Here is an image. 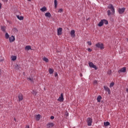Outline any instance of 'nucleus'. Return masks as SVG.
Wrapping results in <instances>:
<instances>
[{
	"label": "nucleus",
	"instance_id": "f257e3e1",
	"mask_svg": "<svg viewBox=\"0 0 128 128\" xmlns=\"http://www.w3.org/2000/svg\"><path fill=\"white\" fill-rule=\"evenodd\" d=\"M104 24H108V20L105 19L102 20L98 24V26H104Z\"/></svg>",
	"mask_w": 128,
	"mask_h": 128
},
{
	"label": "nucleus",
	"instance_id": "f03ea898",
	"mask_svg": "<svg viewBox=\"0 0 128 128\" xmlns=\"http://www.w3.org/2000/svg\"><path fill=\"white\" fill-rule=\"evenodd\" d=\"M96 46L97 48H100V50H104V44L98 42V44H96Z\"/></svg>",
	"mask_w": 128,
	"mask_h": 128
},
{
	"label": "nucleus",
	"instance_id": "7ed1b4c3",
	"mask_svg": "<svg viewBox=\"0 0 128 128\" xmlns=\"http://www.w3.org/2000/svg\"><path fill=\"white\" fill-rule=\"evenodd\" d=\"M88 64L90 68H94L95 70H96L98 68L96 66L94 65L92 62H89Z\"/></svg>",
	"mask_w": 128,
	"mask_h": 128
},
{
	"label": "nucleus",
	"instance_id": "20e7f679",
	"mask_svg": "<svg viewBox=\"0 0 128 128\" xmlns=\"http://www.w3.org/2000/svg\"><path fill=\"white\" fill-rule=\"evenodd\" d=\"M86 122L88 123V126H92V119L88 118H87Z\"/></svg>",
	"mask_w": 128,
	"mask_h": 128
},
{
	"label": "nucleus",
	"instance_id": "39448f33",
	"mask_svg": "<svg viewBox=\"0 0 128 128\" xmlns=\"http://www.w3.org/2000/svg\"><path fill=\"white\" fill-rule=\"evenodd\" d=\"M108 8L114 14V8L112 4H109L108 6Z\"/></svg>",
	"mask_w": 128,
	"mask_h": 128
},
{
	"label": "nucleus",
	"instance_id": "423d86ee",
	"mask_svg": "<svg viewBox=\"0 0 128 128\" xmlns=\"http://www.w3.org/2000/svg\"><path fill=\"white\" fill-rule=\"evenodd\" d=\"M124 10H126V8H119L118 9V13L120 14H124Z\"/></svg>",
	"mask_w": 128,
	"mask_h": 128
},
{
	"label": "nucleus",
	"instance_id": "0eeeda50",
	"mask_svg": "<svg viewBox=\"0 0 128 128\" xmlns=\"http://www.w3.org/2000/svg\"><path fill=\"white\" fill-rule=\"evenodd\" d=\"M58 30V36H60L62 34V28H59L57 29Z\"/></svg>",
	"mask_w": 128,
	"mask_h": 128
},
{
	"label": "nucleus",
	"instance_id": "6e6552de",
	"mask_svg": "<svg viewBox=\"0 0 128 128\" xmlns=\"http://www.w3.org/2000/svg\"><path fill=\"white\" fill-rule=\"evenodd\" d=\"M126 72V67H124L118 70V73L120 74V72Z\"/></svg>",
	"mask_w": 128,
	"mask_h": 128
},
{
	"label": "nucleus",
	"instance_id": "1a4fd4ad",
	"mask_svg": "<svg viewBox=\"0 0 128 128\" xmlns=\"http://www.w3.org/2000/svg\"><path fill=\"white\" fill-rule=\"evenodd\" d=\"M58 100L59 102H64V94H60V96L58 99Z\"/></svg>",
	"mask_w": 128,
	"mask_h": 128
},
{
	"label": "nucleus",
	"instance_id": "9d476101",
	"mask_svg": "<svg viewBox=\"0 0 128 128\" xmlns=\"http://www.w3.org/2000/svg\"><path fill=\"white\" fill-rule=\"evenodd\" d=\"M9 40L10 42H12L16 40V38L14 36H12L10 38H9Z\"/></svg>",
	"mask_w": 128,
	"mask_h": 128
},
{
	"label": "nucleus",
	"instance_id": "9b49d317",
	"mask_svg": "<svg viewBox=\"0 0 128 128\" xmlns=\"http://www.w3.org/2000/svg\"><path fill=\"white\" fill-rule=\"evenodd\" d=\"M104 89L106 92H108V94H110V88L108 86H104Z\"/></svg>",
	"mask_w": 128,
	"mask_h": 128
},
{
	"label": "nucleus",
	"instance_id": "f8f14e48",
	"mask_svg": "<svg viewBox=\"0 0 128 128\" xmlns=\"http://www.w3.org/2000/svg\"><path fill=\"white\" fill-rule=\"evenodd\" d=\"M76 32L74 31V30H72L70 32V36H72V38H74L76 36V34H74Z\"/></svg>",
	"mask_w": 128,
	"mask_h": 128
},
{
	"label": "nucleus",
	"instance_id": "ddd939ff",
	"mask_svg": "<svg viewBox=\"0 0 128 128\" xmlns=\"http://www.w3.org/2000/svg\"><path fill=\"white\" fill-rule=\"evenodd\" d=\"M18 98L19 102H20V100H24V97L22 94H20L18 96Z\"/></svg>",
	"mask_w": 128,
	"mask_h": 128
},
{
	"label": "nucleus",
	"instance_id": "4468645a",
	"mask_svg": "<svg viewBox=\"0 0 128 128\" xmlns=\"http://www.w3.org/2000/svg\"><path fill=\"white\" fill-rule=\"evenodd\" d=\"M54 126V123L52 122H50L47 124V128H52V126Z\"/></svg>",
	"mask_w": 128,
	"mask_h": 128
},
{
	"label": "nucleus",
	"instance_id": "2eb2a0df",
	"mask_svg": "<svg viewBox=\"0 0 128 128\" xmlns=\"http://www.w3.org/2000/svg\"><path fill=\"white\" fill-rule=\"evenodd\" d=\"M46 10H47L46 7V6H44L43 8H42L40 9V10H41V12H46Z\"/></svg>",
	"mask_w": 128,
	"mask_h": 128
},
{
	"label": "nucleus",
	"instance_id": "dca6fc26",
	"mask_svg": "<svg viewBox=\"0 0 128 128\" xmlns=\"http://www.w3.org/2000/svg\"><path fill=\"white\" fill-rule=\"evenodd\" d=\"M45 16L48 18H50L52 16V14L50 12H48L45 14Z\"/></svg>",
	"mask_w": 128,
	"mask_h": 128
},
{
	"label": "nucleus",
	"instance_id": "f3484780",
	"mask_svg": "<svg viewBox=\"0 0 128 128\" xmlns=\"http://www.w3.org/2000/svg\"><path fill=\"white\" fill-rule=\"evenodd\" d=\"M16 18H18V20H24V16H20L18 15H17Z\"/></svg>",
	"mask_w": 128,
	"mask_h": 128
},
{
	"label": "nucleus",
	"instance_id": "a211bd4d",
	"mask_svg": "<svg viewBox=\"0 0 128 128\" xmlns=\"http://www.w3.org/2000/svg\"><path fill=\"white\" fill-rule=\"evenodd\" d=\"M54 8H58V0H54Z\"/></svg>",
	"mask_w": 128,
	"mask_h": 128
},
{
	"label": "nucleus",
	"instance_id": "6ab92c4d",
	"mask_svg": "<svg viewBox=\"0 0 128 128\" xmlns=\"http://www.w3.org/2000/svg\"><path fill=\"white\" fill-rule=\"evenodd\" d=\"M54 69L52 68H49V74H54Z\"/></svg>",
	"mask_w": 128,
	"mask_h": 128
},
{
	"label": "nucleus",
	"instance_id": "aec40b11",
	"mask_svg": "<svg viewBox=\"0 0 128 128\" xmlns=\"http://www.w3.org/2000/svg\"><path fill=\"white\" fill-rule=\"evenodd\" d=\"M27 80H29L30 82H34V78H27Z\"/></svg>",
	"mask_w": 128,
	"mask_h": 128
},
{
	"label": "nucleus",
	"instance_id": "412c9836",
	"mask_svg": "<svg viewBox=\"0 0 128 128\" xmlns=\"http://www.w3.org/2000/svg\"><path fill=\"white\" fill-rule=\"evenodd\" d=\"M102 96L99 95L97 98L98 102H100V100H102Z\"/></svg>",
	"mask_w": 128,
	"mask_h": 128
},
{
	"label": "nucleus",
	"instance_id": "4be33fe9",
	"mask_svg": "<svg viewBox=\"0 0 128 128\" xmlns=\"http://www.w3.org/2000/svg\"><path fill=\"white\" fill-rule=\"evenodd\" d=\"M35 118H36V120H40V114L36 115L35 116Z\"/></svg>",
	"mask_w": 128,
	"mask_h": 128
},
{
	"label": "nucleus",
	"instance_id": "5701e85b",
	"mask_svg": "<svg viewBox=\"0 0 128 128\" xmlns=\"http://www.w3.org/2000/svg\"><path fill=\"white\" fill-rule=\"evenodd\" d=\"M26 50H32V48L30 46H27L25 47Z\"/></svg>",
	"mask_w": 128,
	"mask_h": 128
},
{
	"label": "nucleus",
	"instance_id": "b1692460",
	"mask_svg": "<svg viewBox=\"0 0 128 128\" xmlns=\"http://www.w3.org/2000/svg\"><path fill=\"white\" fill-rule=\"evenodd\" d=\"M43 60L46 62H48V58H46V57H44L43 58Z\"/></svg>",
	"mask_w": 128,
	"mask_h": 128
},
{
	"label": "nucleus",
	"instance_id": "393cba45",
	"mask_svg": "<svg viewBox=\"0 0 128 128\" xmlns=\"http://www.w3.org/2000/svg\"><path fill=\"white\" fill-rule=\"evenodd\" d=\"M110 123L108 122H104V126H110Z\"/></svg>",
	"mask_w": 128,
	"mask_h": 128
},
{
	"label": "nucleus",
	"instance_id": "a878e982",
	"mask_svg": "<svg viewBox=\"0 0 128 128\" xmlns=\"http://www.w3.org/2000/svg\"><path fill=\"white\" fill-rule=\"evenodd\" d=\"M1 30L2 32H6V26H1Z\"/></svg>",
	"mask_w": 128,
	"mask_h": 128
},
{
	"label": "nucleus",
	"instance_id": "bb28decb",
	"mask_svg": "<svg viewBox=\"0 0 128 128\" xmlns=\"http://www.w3.org/2000/svg\"><path fill=\"white\" fill-rule=\"evenodd\" d=\"M12 30V32H16V34H17L18 32V29L16 28H13Z\"/></svg>",
	"mask_w": 128,
	"mask_h": 128
},
{
	"label": "nucleus",
	"instance_id": "cd10ccee",
	"mask_svg": "<svg viewBox=\"0 0 128 128\" xmlns=\"http://www.w3.org/2000/svg\"><path fill=\"white\" fill-rule=\"evenodd\" d=\"M32 94L34 96H36V94H38V92H36V91H34V90H33L32 92Z\"/></svg>",
	"mask_w": 128,
	"mask_h": 128
},
{
	"label": "nucleus",
	"instance_id": "c85d7f7f",
	"mask_svg": "<svg viewBox=\"0 0 128 128\" xmlns=\"http://www.w3.org/2000/svg\"><path fill=\"white\" fill-rule=\"evenodd\" d=\"M12 60H16V56H12Z\"/></svg>",
	"mask_w": 128,
	"mask_h": 128
},
{
	"label": "nucleus",
	"instance_id": "c756f323",
	"mask_svg": "<svg viewBox=\"0 0 128 128\" xmlns=\"http://www.w3.org/2000/svg\"><path fill=\"white\" fill-rule=\"evenodd\" d=\"M6 38L8 40V38H10V35H8V34L6 33L5 34Z\"/></svg>",
	"mask_w": 128,
	"mask_h": 128
},
{
	"label": "nucleus",
	"instance_id": "7c9ffc66",
	"mask_svg": "<svg viewBox=\"0 0 128 128\" xmlns=\"http://www.w3.org/2000/svg\"><path fill=\"white\" fill-rule=\"evenodd\" d=\"M114 86V82H112L110 84V88H112V86Z\"/></svg>",
	"mask_w": 128,
	"mask_h": 128
},
{
	"label": "nucleus",
	"instance_id": "2f4dec72",
	"mask_svg": "<svg viewBox=\"0 0 128 128\" xmlns=\"http://www.w3.org/2000/svg\"><path fill=\"white\" fill-rule=\"evenodd\" d=\"M107 12H108V16H110V14H112V13L110 12V10H108Z\"/></svg>",
	"mask_w": 128,
	"mask_h": 128
},
{
	"label": "nucleus",
	"instance_id": "473e14b6",
	"mask_svg": "<svg viewBox=\"0 0 128 128\" xmlns=\"http://www.w3.org/2000/svg\"><path fill=\"white\" fill-rule=\"evenodd\" d=\"M64 12V10H62V8H60L58 10V12Z\"/></svg>",
	"mask_w": 128,
	"mask_h": 128
},
{
	"label": "nucleus",
	"instance_id": "72a5a7b5",
	"mask_svg": "<svg viewBox=\"0 0 128 128\" xmlns=\"http://www.w3.org/2000/svg\"><path fill=\"white\" fill-rule=\"evenodd\" d=\"M88 51L89 52H92V49H90V48H88Z\"/></svg>",
	"mask_w": 128,
	"mask_h": 128
},
{
	"label": "nucleus",
	"instance_id": "f704fd0d",
	"mask_svg": "<svg viewBox=\"0 0 128 128\" xmlns=\"http://www.w3.org/2000/svg\"><path fill=\"white\" fill-rule=\"evenodd\" d=\"M15 66H16V70H18V69L20 68H19V66H18V64H16V65Z\"/></svg>",
	"mask_w": 128,
	"mask_h": 128
},
{
	"label": "nucleus",
	"instance_id": "c9c22d12",
	"mask_svg": "<svg viewBox=\"0 0 128 128\" xmlns=\"http://www.w3.org/2000/svg\"><path fill=\"white\" fill-rule=\"evenodd\" d=\"M94 84H98V80H94Z\"/></svg>",
	"mask_w": 128,
	"mask_h": 128
},
{
	"label": "nucleus",
	"instance_id": "e433bc0d",
	"mask_svg": "<svg viewBox=\"0 0 128 128\" xmlns=\"http://www.w3.org/2000/svg\"><path fill=\"white\" fill-rule=\"evenodd\" d=\"M88 44L89 46H92V42H88Z\"/></svg>",
	"mask_w": 128,
	"mask_h": 128
},
{
	"label": "nucleus",
	"instance_id": "4c0bfd02",
	"mask_svg": "<svg viewBox=\"0 0 128 128\" xmlns=\"http://www.w3.org/2000/svg\"><path fill=\"white\" fill-rule=\"evenodd\" d=\"M0 62H4V59L2 58H0Z\"/></svg>",
	"mask_w": 128,
	"mask_h": 128
},
{
	"label": "nucleus",
	"instance_id": "58836bf2",
	"mask_svg": "<svg viewBox=\"0 0 128 128\" xmlns=\"http://www.w3.org/2000/svg\"><path fill=\"white\" fill-rule=\"evenodd\" d=\"M2 2H8V0H2Z\"/></svg>",
	"mask_w": 128,
	"mask_h": 128
},
{
	"label": "nucleus",
	"instance_id": "ea45409f",
	"mask_svg": "<svg viewBox=\"0 0 128 128\" xmlns=\"http://www.w3.org/2000/svg\"><path fill=\"white\" fill-rule=\"evenodd\" d=\"M54 116H50V120H54Z\"/></svg>",
	"mask_w": 128,
	"mask_h": 128
},
{
	"label": "nucleus",
	"instance_id": "a19ab883",
	"mask_svg": "<svg viewBox=\"0 0 128 128\" xmlns=\"http://www.w3.org/2000/svg\"><path fill=\"white\" fill-rule=\"evenodd\" d=\"M54 76L56 77L58 76V72H55V74H54Z\"/></svg>",
	"mask_w": 128,
	"mask_h": 128
},
{
	"label": "nucleus",
	"instance_id": "79ce46f5",
	"mask_svg": "<svg viewBox=\"0 0 128 128\" xmlns=\"http://www.w3.org/2000/svg\"><path fill=\"white\" fill-rule=\"evenodd\" d=\"M26 128H30V126L27 125L26 126Z\"/></svg>",
	"mask_w": 128,
	"mask_h": 128
},
{
	"label": "nucleus",
	"instance_id": "37998d69",
	"mask_svg": "<svg viewBox=\"0 0 128 128\" xmlns=\"http://www.w3.org/2000/svg\"><path fill=\"white\" fill-rule=\"evenodd\" d=\"M2 8V4L0 3V9Z\"/></svg>",
	"mask_w": 128,
	"mask_h": 128
},
{
	"label": "nucleus",
	"instance_id": "c03bdc74",
	"mask_svg": "<svg viewBox=\"0 0 128 128\" xmlns=\"http://www.w3.org/2000/svg\"><path fill=\"white\" fill-rule=\"evenodd\" d=\"M126 91L128 93V88H126Z\"/></svg>",
	"mask_w": 128,
	"mask_h": 128
},
{
	"label": "nucleus",
	"instance_id": "a18cd8bd",
	"mask_svg": "<svg viewBox=\"0 0 128 128\" xmlns=\"http://www.w3.org/2000/svg\"><path fill=\"white\" fill-rule=\"evenodd\" d=\"M80 76H82V74H80Z\"/></svg>",
	"mask_w": 128,
	"mask_h": 128
},
{
	"label": "nucleus",
	"instance_id": "49530a36",
	"mask_svg": "<svg viewBox=\"0 0 128 128\" xmlns=\"http://www.w3.org/2000/svg\"><path fill=\"white\" fill-rule=\"evenodd\" d=\"M110 74V71L108 72V74Z\"/></svg>",
	"mask_w": 128,
	"mask_h": 128
},
{
	"label": "nucleus",
	"instance_id": "de8ad7c7",
	"mask_svg": "<svg viewBox=\"0 0 128 128\" xmlns=\"http://www.w3.org/2000/svg\"><path fill=\"white\" fill-rule=\"evenodd\" d=\"M28 2H30V0H28Z\"/></svg>",
	"mask_w": 128,
	"mask_h": 128
},
{
	"label": "nucleus",
	"instance_id": "09e8293b",
	"mask_svg": "<svg viewBox=\"0 0 128 128\" xmlns=\"http://www.w3.org/2000/svg\"><path fill=\"white\" fill-rule=\"evenodd\" d=\"M14 120L15 121L16 120V118H14Z\"/></svg>",
	"mask_w": 128,
	"mask_h": 128
},
{
	"label": "nucleus",
	"instance_id": "8fccbe9b",
	"mask_svg": "<svg viewBox=\"0 0 128 128\" xmlns=\"http://www.w3.org/2000/svg\"><path fill=\"white\" fill-rule=\"evenodd\" d=\"M67 116H68V114H67Z\"/></svg>",
	"mask_w": 128,
	"mask_h": 128
}]
</instances>
